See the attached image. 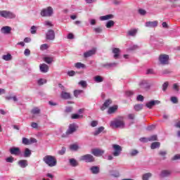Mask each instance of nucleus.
<instances>
[{
  "label": "nucleus",
  "instance_id": "obj_36",
  "mask_svg": "<svg viewBox=\"0 0 180 180\" xmlns=\"http://www.w3.org/2000/svg\"><path fill=\"white\" fill-rule=\"evenodd\" d=\"M75 67L76 68H86V66L85 65V64H84V63H75Z\"/></svg>",
  "mask_w": 180,
  "mask_h": 180
},
{
  "label": "nucleus",
  "instance_id": "obj_4",
  "mask_svg": "<svg viewBox=\"0 0 180 180\" xmlns=\"http://www.w3.org/2000/svg\"><path fill=\"white\" fill-rule=\"evenodd\" d=\"M0 16H1V18H5L6 19H15V18H16V15L8 11H0Z\"/></svg>",
  "mask_w": 180,
  "mask_h": 180
},
{
  "label": "nucleus",
  "instance_id": "obj_5",
  "mask_svg": "<svg viewBox=\"0 0 180 180\" xmlns=\"http://www.w3.org/2000/svg\"><path fill=\"white\" fill-rule=\"evenodd\" d=\"M112 149L114 151L112 153V155L114 157H119V155H120V154L122 153V151L123 150L122 146H120V145H117V144H112Z\"/></svg>",
  "mask_w": 180,
  "mask_h": 180
},
{
  "label": "nucleus",
  "instance_id": "obj_39",
  "mask_svg": "<svg viewBox=\"0 0 180 180\" xmlns=\"http://www.w3.org/2000/svg\"><path fill=\"white\" fill-rule=\"evenodd\" d=\"M70 164L72 167H77L78 165V162H77V160L74 158L70 160Z\"/></svg>",
  "mask_w": 180,
  "mask_h": 180
},
{
  "label": "nucleus",
  "instance_id": "obj_57",
  "mask_svg": "<svg viewBox=\"0 0 180 180\" xmlns=\"http://www.w3.org/2000/svg\"><path fill=\"white\" fill-rule=\"evenodd\" d=\"M31 127L32 129H38L39 128V124L37 122H32L31 123Z\"/></svg>",
  "mask_w": 180,
  "mask_h": 180
},
{
  "label": "nucleus",
  "instance_id": "obj_58",
  "mask_svg": "<svg viewBox=\"0 0 180 180\" xmlns=\"http://www.w3.org/2000/svg\"><path fill=\"white\" fill-rule=\"evenodd\" d=\"M24 55L26 57H29V56H30V50L29 49H26L24 51Z\"/></svg>",
  "mask_w": 180,
  "mask_h": 180
},
{
  "label": "nucleus",
  "instance_id": "obj_43",
  "mask_svg": "<svg viewBox=\"0 0 180 180\" xmlns=\"http://www.w3.org/2000/svg\"><path fill=\"white\" fill-rule=\"evenodd\" d=\"M157 140H158V137L157 136V135H153L148 137L149 141H157Z\"/></svg>",
  "mask_w": 180,
  "mask_h": 180
},
{
  "label": "nucleus",
  "instance_id": "obj_24",
  "mask_svg": "<svg viewBox=\"0 0 180 180\" xmlns=\"http://www.w3.org/2000/svg\"><path fill=\"white\" fill-rule=\"evenodd\" d=\"M18 165L21 168H26V167H27V165H28L27 160H19L18 161Z\"/></svg>",
  "mask_w": 180,
  "mask_h": 180
},
{
  "label": "nucleus",
  "instance_id": "obj_31",
  "mask_svg": "<svg viewBox=\"0 0 180 180\" xmlns=\"http://www.w3.org/2000/svg\"><path fill=\"white\" fill-rule=\"evenodd\" d=\"M2 59L4 60V61H11L12 60V55L10 53H8L7 55H4L2 56Z\"/></svg>",
  "mask_w": 180,
  "mask_h": 180
},
{
  "label": "nucleus",
  "instance_id": "obj_32",
  "mask_svg": "<svg viewBox=\"0 0 180 180\" xmlns=\"http://www.w3.org/2000/svg\"><path fill=\"white\" fill-rule=\"evenodd\" d=\"M113 26H115V21L113 20H109L105 25L107 29H110V27H113Z\"/></svg>",
  "mask_w": 180,
  "mask_h": 180
},
{
  "label": "nucleus",
  "instance_id": "obj_64",
  "mask_svg": "<svg viewBox=\"0 0 180 180\" xmlns=\"http://www.w3.org/2000/svg\"><path fill=\"white\" fill-rule=\"evenodd\" d=\"M172 161H176V160H180V155H175L172 158Z\"/></svg>",
  "mask_w": 180,
  "mask_h": 180
},
{
  "label": "nucleus",
  "instance_id": "obj_35",
  "mask_svg": "<svg viewBox=\"0 0 180 180\" xmlns=\"http://www.w3.org/2000/svg\"><path fill=\"white\" fill-rule=\"evenodd\" d=\"M136 34H137V30H136V29L131 30L128 31L129 36L134 37V36H136Z\"/></svg>",
  "mask_w": 180,
  "mask_h": 180
},
{
  "label": "nucleus",
  "instance_id": "obj_15",
  "mask_svg": "<svg viewBox=\"0 0 180 180\" xmlns=\"http://www.w3.org/2000/svg\"><path fill=\"white\" fill-rule=\"evenodd\" d=\"M160 103H161V101L158 100L150 101L146 104V108H148V109H152L153 106H155V105H160Z\"/></svg>",
  "mask_w": 180,
  "mask_h": 180
},
{
  "label": "nucleus",
  "instance_id": "obj_25",
  "mask_svg": "<svg viewBox=\"0 0 180 180\" xmlns=\"http://www.w3.org/2000/svg\"><path fill=\"white\" fill-rule=\"evenodd\" d=\"M32 155V150L27 148H26L24 150L23 157L25 158H29Z\"/></svg>",
  "mask_w": 180,
  "mask_h": 180
},
{
  "label": "nucleus",
  "instance_id": "obj_40",
  "mask_svg": "<svg viewBox=\"0 0 180 180\" xmlns=\"http://www.w3.org/2000/svg\"><path fill=\"white\" fill-rule=\"evenodd\" d=\"M94 32H95V33H102L103 32V29H102V27H95L93 29Z\"/></svg>",
  "mask_w": 180,
  "mask_h": 180
},
{
  "label": "nucleus",
  "instance_id": "obj_6",
  "mask_svg": "<svg viewBox=\"0 0 180 180\" xmlns=\"http://www.w3.org/2000/svg\"><path fill=\"white\" fill-rule=\"evenodd\" d=\"M79 160L84 161L85 162H94L95 158H94V156L91 154H86L81 156Z\"/></svg>",
  "mask_w": 180,
  "mask_h": 180
},
{
  "label": "nucleus",
  "instance_id": "obj_18",
  "mask_svg": "<svg viewBox=\"0 0 180 180\" xmlns=\"http://www.w3.org/2000/svg\"><path fill=\"white\" fill-rule=\"evenodd\" d=\"M11 30H12V28L11 27L4 26L1 27V32L3 33V34H9Z\"/></svg>",
  "mask_w": 180,
  "mask_h": 180
},
{
  "label": "nucleus",
  "instance_id": "obj_29",
  "mask_svg": "<svg viewBox=\"0 0 180 180\" xmlns=\"http://www.w3.org/2000/svg\"><path fill=\"white\" fill-rule=\"evenodd\" d=\"M105 130V127H98L94 132V136H98L102 133Z\"/></svg>",
  "mask_w": 180,
  "mask_h": 180
},
{
  "label": "nucleus",
  "instance_id": "obj_47",
  "mask_svg": "<svg viewBox=\"0 0 180 180\" xmlns=\"http://www.w3.org/2000/svg\"><path fill=\"white\" fill-rule=\"evenodd\" d=\"M137 154H139V151L137 150H132L129 153V155L131 157H135V155H137Z\"/></svg>",
  "mask_w": 180,
  "mask_h": 180
},
{
  "label": "nucleus",
  "instance_id": "obj_52",
  "mask_svg": "<svg viewBox=\"0 0 180 180\" xmlns=\"http://www.w3.org/2000/svg\"><path fill=\"white\" fill-rule=\"evenodd\" d=\"M44 26H47L48 27H53V24L51 22L46 20L44 22Z\"/></svg>",
  "mask_w": 180,
  "mask_h": 180
},
{
  "label": "nucleus",
  "instance_id": "obj_37",
  "mask_svg": "<svg viewBox=\"0 0 180 180\" xmlns=\"http://www.w3.org/2000/svg\"><path fill=\"white\" fill-rule=\"evenodd\" d=\"M143 104H136L134 105V109L136 112H139L143 109Z\"/></svg>",
  "mask_w": 180,
  "mask_h": 180
},
{
  "label": "nucleus",
  "instance_id": "obj_1",
  "mask_svg": "<svg viewBox=\"0 0 180 180\" xmlns=\"http://www.w3.org/2000/svg\"><path fill=\"white\" fill-rule=\"evenodd\" d=\"M44 162L48 165V167H56L57 165V158L55 156L47 155L43 158Z\"/></svg>",
  "mask_w": 180,
  "mask_h": 180
},
{
  "label": "nucleus",
  "instance_id": "obj_22",
  "mask_svg": "<svg viewBox=\"0 0 180 180\" xmlns=\"http://www.w3.org/2000/svg\"><path fill=\"white\" fill-rule=\"evenodd\" d=\"M112 53L114 54V58L117 59L120 56V49L119 48H114L112 49Z\"/></svg>",
  "mask_w": 180,
  "mask_h": 180
},
{
  "label": "nucleus",
  "instance_id": "obj_10",
  "mask_svg": "<svg viewBox=\"0 0 180 180\" xmlns=\"http://www.w3.org/2000/svg\"><path fill=\"white\" fill-rule=\"evenodd\" d=\"M101 66L102 68H106L107 70H110L111 68H115V67H117V63H101Z\"/></svg>",
  "mask_w": 180,
  "mask_h": 180
},
{
  "label": "nucleus",
  "instance_id": "obj_41",
  "mask_svg": "<svg viewBox=\"0 0 180 180\" xmlns=\"http://www.w3.org/2000/svg\"><path fill=\"white\" fill-rule=\"evenodd\" d=\"M44 60L45 63H46L47 64H51V63H53V58L45 57V58H44Z\"/></svg>",
  "mask_w": 180,
  "mask_h": 180
},
{
  "label": "nucleus",
  "instance_id": "obj_42",
  "mask_svg": "<svg viewBox=\"0 0 180 180\" xmlns=\"http://www.w3.org/2000/svg\"><path fill=\"white\" fill-rule=\"evenodd\" d=\"M83 115H79L78 114H72L71 119H82Z\"/></svg>",
  "mask_w": 180,
  "mask_h": 180
},
{
  "label": "nucleus",
  "instance_id": "obj_17",
  "mask_svg": "<svg viewBox=\"0 0 180 180\" xmlns=\"http://www.w3.org/2000/svg\"><path fill=\"white\" fill-rule=\"evenodd\" d=\"M96 53V49H93L91 50H89L84 53V58H88V57H92V56H94Z\"/></svg>",
  "mask_w": 180,
  "mask_h": 180
},
{
  "label": "nucleus",
  "instance_id": "obj_33",
  "mask_svg": "<svg viewBox=\"0 0 180 180\" xmlns=\"http://www.w3.org/2000/svg\"><path fill=\"white\" fill-rule=\"evenodd\" d=\"M94 81L95 82L99 83V82H103V77H102L100 75H97L94 77Z\"/></svg>",
  "mask_w": 180,
  "mask_h": 180
},
{
  "label": "nucleus",
  "instance_id": "obj_55",
  "mask_svg": "<svg viewBox=\"0 0 180 180\" xmlns=\"http://www.w3.org/2000/svg\"><path fill=\"white\" fill-rule=\"evenodd\" d=\"M139 13L140 15H141L142 16H144V15H146V13H147V11H146V10H144V9L140 8V9L139 10Z\"/></svg>",
  "mask_w": 180,
  "mask_h": 180
},
{
  "label": "nucleus",
  "instance_id": "obj_27",
  "mask_svg": "<svg viewBox=\"0 0 180 180\" xmlns=\"http://www.w3.org/2000/svg\"><path fill=\"white\" fill-rule=\"evenodd\" d=\"M116 110H117V105H114L108 108V115H112V113H115Z\"/></svg>",
  "mask_w": 180,
  "mask_h": 180
},
{
  "label": "nucleus",
  "instance_id": "obj_20",
  "mask_svg": "<svg viewBox=\"0 0 180 180\" xmlns=\"http://www.w3.org/2000/svg\"><path fill=\"white\" fill-rule=\"evenodd\" d=\"M39 70L41 72H49V65H47L46 63L41 64L39 65Z\"/></svg>",
  "mask_w": 180,
  "mask_h": 180
},
{
  "label": "nucleus",
  "instance_id": "obj_28",
  "mask_svg": "<svg viewBox=\"0 0 180 180\" xmlns=\"http://www.w3.org/2000/svg\"><path fill=\"white\" fill-rule=\"evenodd\" d=\"M160 146H161V143L153 142L150 145V148H151V150H155V148H160Z\"/></svg>",
  "mask_w": 180,
  "mask_h": 180
},
{
  "label": "nucleus",
  "instance_id": "obj_53",
  "mask_svg": "<svg viewBox=\"0 0 180 180\" xmlns=\"http://www.w3.org/2000/svg\"><path fill=\"white\" fill-rule=\"evenodd\" d=\"M159 155H161V157H163V160H165V155H167V151L160 150L159 152Z\"/></svg>",
  "mask_w": 180,
  "mask_h": 180
},
{
  "label": "nucleus",
  "instance_id": "obj_2",
  "mask_svg": "<svg viewBox=\"0 0 180 180\" xmlns=\"http://www.w3.org/2000/svg\"><path fill=\"white\" fill-rule=\"evenodd\" d=\"M155 83L154 82H150L148 80H142L139 83V86L141 89H145V91H148L150 89L151 86H154Z\"/></svg>",
  "mask_w": 180,
  "mask_h": 180
},
{
  "label": "nucleus",
  "instance_id": "obj_14",
  "mask_svg": "<svg viewBox=\"0 0 180 180\" xmlns=\"http://www.w3.org/2000/svg\"><path fill=\"white\" fill-rule=\"evenodd\" d=\"M171 174H172L171 170L163 169L160 172V178H168V176H171Z\"/></svg>",
  "mask_w": 180,
  "mask_h": 180
},
{
  "label": "nucleus",
  "instance_id": "obj_34",
  "mask_svg": "<svg viewBox=\"0 0 180 180\" xmlns=\"http://www.w3.org/2000/svg\"><path fill=\"white\" fill-rule=\"evenodd\" d=\"M79 148V146H78L77 144H72L70 146V149L72 151H77V150Z\"/></svg>",
  "mask_w": 180,
  "mask_h": 180
},
{
  "label": "nucleus",
  "instance_id": "obj_56",
  "mask_svg": "<svg viewBox=\"0 0 180 180\" xmlns=\"http://www.w3.org/2000/svg\"><path fill=\"white\" fill-rule=\"evenodd\" d=\"M171 101L172 102V103H178V98H176V96H172L171 97Z\"/></svg>",
  "mask_w": 180,
  "mask_h": 180
},
{
  "label": "nucleus",
  "instance_id": "obj_54",
  "mask_svg": "<svg viewBox=\"0 0 180 180\" xmlns=\"http://www.w3.org/2000/svg\"><path fill=\"white\" fill-rule=\"evenodd\" d=\"M6 162H11V163H12V162H13V161H14V158H13V157L10 156V157L6 158Z\"/></svg>",
  "mask_w": 180,
  "mask_h": 180
},
{
  "label": "nucleus",
  "instance_id": "obj_9",
  "mask_svg": "<svg viewBox=\"0 0 180 180\" xmlns=\"http://www.w3.org/2000/svg\"><path fill=\"white\" fill-rule=\"evenodd\" d=\"M53 15V8L48 7L47 8H44L41 11V16L42 17H47L51 16Z\"/></svg>",
  "mask_w": 180,
  "mask_h": 180
},
{
  "label": "nucleus",
  "instance_id": "obj_63",
  "mask_svg": "<svg viewBox=\"0 0 180 180\" xmlns=\"http://www.w3.org/2000/svg\"><path fill=\"white\" fill-rule=\"evenodd\" d=\"M37 142V139L34 138L30 139V144H34Z\"/></svg>",
  "mask_w": 180,
  "mask_h": 180
},
{
  "label": "nucleus",
  "instance_id": "obj_46",
  "mask_svg": "<svg viewBox=\"0 0 180 180\" xmlns=\"http://www.w3.org/2000/svg\"><path fill=\"white\" fill-rule=\"evenodd\" d=\"M22 144H25V146H30V139L27 138H22Z\"/></svg>",
  "mask_w": 180,
  "mask_h": 180
},
{
  "label": "nucleus",
  "instance_id": "obj_21",
  "mask_svg": "<svg viewBox=\"0 0 180 180\" xmlns=\"http://www.w3.org/2000/svg\"><path fill=\"white\" fill-rule=\"evenodd\" d=\"M111 103H112V100L110 99L106 100L103 103V106L101 108V110L103 111L105 110L106 108H109V106H110Z\"/></svg>",
  "mask_w": 180,
  "mask_h": 180
},
{
  "label": "nucleus",
  "instance_id": "obj_16",
  "mask_svg": "<svg viewBox=\"0 0 180 180\" xmlns=\"http://www.w3.org/2000/svg\"><path fill=\"white\" fill-rule=\"evenodd\" d=\"M146 27L154 28L158 26V21H148L145 24Z\"/></svg>",
  "mask_w": 180,
  "mask_h": 180
},
{
  "label": "nucleus",
  "instance_id": "obj_23",
  "mask_svg": "<svg viewBox=\"0 0 180 180\" xmlns=\"http://www.w3.org/2000/svg\"><path fill=\"white\" fill-rule=\"evenodd\" d=\"M60 96L62 99H70L71 98V94L68 92H65L63 91L60 94Z\"/></svg>",
  "mask_w": 180,
  "mask_h": 180
},
{
  "label": "nucleus",
  "instance_id": "obj_11",
  "mask_svg": "<svg viewBox=\"0 0 180 180\" xmlns=\"http://www.w3.org/2000/svg\"><path fill=\"white\" fill-rule=\"evenodd\" d=\"M91 154L95 157H101L105 154V150L99 148H94L91 150Z\"/></svg>",
  "mask_w": 180,
  "mask_h": 180
},
{
  "label": "nucleus",
  "instance_id": "obj_12",
  "mask_svg": "<svg viewBox=\"0 0 180 180\" xmlns=\"http://www.w3.org/2000/svg\"><path fill=\"white\" fill-rule=\"evenodd\" d=\"M46 40H54L56 39V33L54 32V30H48L46 34Z\"/></svg>",
  "mask_w": 180,
  "mask_h": 180
},
{
  "label": "nucleus",
  "instance_id": "obj_59",
  "mask_svg": "<svg viewBox=\"0 0 180 180\" xmlns=\"http://www.w3.org/2000/svg\"><path fill=\"white\" fill-rule=\"evenodd\" d=\"M65 112V113H71L72 112V107H66Z\"/></svg>",
  "mask_w": 180,
  "mask_h": 180
},
{
  "label": "nucleus",
  "instance_id": "obj_13",
  "mask_svg": "<svg viewBox=\"0 0 180 180\" xmlns=\"http://www.w3.org/2000/svg\"><path fill=\"white\" fill-rule=\"evenodd\" d=\"M9 152L12 155H20L21 154V151H20V148H18V147H13V148H11L10 150H9Z\"/></svg>",
  "mask_w": 180,
  "mask_h": 180
},
{
  "label": "nucleus",
  "instance_id": "obj_7",
  "mask_svg": "<svg viewBox=\"0 0 180 180\" xmlns=\"http://www.w3.org/2000/svg\"><path fill=\"white\" fill-rule=\"evenodd\" d=\"M159 61L162 65H167L169 64V56L168 55H160L159 56Z\"/></svg>",
  "mask_w": 180,
  "mask_h": 180
},
{
  "label": "nucleus",
  "instance_id": "obj_8",
  "mask_svg": "<svg viewBox=\"0 0 180 180\" xmlns=\"http://www.w3.org/2000/svg\"><path fill=\"white\" fill-rule=\"evenodd\" d=\"M110 126L112 127H116V128H120V129H123L124 128V122H123L122 120H115V121H112L110 122Z\"/></svg>",
  "mask_w": 180,
  "mask_h": 180
},
{
  "label": "nucleus",
  "instance_id": "obj_49",
  "mask_svg": "<svg viewBox=\"0 0 180 180\" xmlns=\"http://www.w3.org/2000/svg\"><path fill=\"white\" fill-rule=\"evenodd\" d=\"M79 85H80L81 86H82V88H86V81L84 80H82L79 82Z\"/></svg>",
  "mask_w": 180,
  "mask_h": 180
},
{
  "label": "nucleus",
  "instance_id": "obj_50",
  "mask_svg": "<svg viewBox=\"0 0 180 180\" xmlns=\"http://www.w3.org/2000/svg\"><path fill=\"white\" fill-rule=\"evenodd\" d=\"M47 82V80L44 79H39L37 82L38 85H43L44 84H46Z\"/></svg>",
  "mask_w": 180,
  "mask_h": 180
},
{
  "label": "nucleus",
  "instance_id": "obj_38",
  "mask_svg": "<svg viewBox=\"0 0 180 180\" xmlns=\"http://www.w3.org/2000/svg\"><path fill=\"white\" fill-rule=\"evenodd\" d=\"M40 112L41 110L39 108H34L31 110V113H32V115H39Z\"/></svg>",
  "mask_w": 180,
  "mask_h": 180
},
{
  "label": "nucleus",
  "instance_id": "obj_60",
  "mask_svg": "<svg viewBox=\"0 0 180 180\" xmlns=\"http://www.w3.org/2000/svg\"><path fill=\"white\" fill-rule=\"evenodd\" d=\"M139 140L141 143H148L149 141L148 138H146V137H142Z\"/></svg>",
  "mask_w": 180,
  "mask_h": 180
},
{
  "label": "nucleus",
  "instance_id": "obj_51",
  "mask_svg": "<svg viewBox=\"0 0 180 180\" xmlns=\"http://www.w3.org/2000/svg\"><path fill=\"white\" fill-rule=\"evenodd\" d=\"M66 150L67 149L65 147H63L61 150H60L58 153L60 155H64V154H65Z\"/></svg>",
  "mask_w": 180,
  "mask_h": 180
},
{
  "label": "nucleus",
  "instance_id": "obj_62",
  "mask_svg": "<svg viewBox=\"0 0 180 180\" xmlns=\"http://www.w3.org/2000/svg\"><path fill=\"white\" fill-rule=\"evenodd\" d=\"M135 117H136V115L134 114L128 115V119H129V120H134Z\"/></svg>",
  "mask_w": 180,
  "mask_h": 180
},
{
  "label": "nucleus",
  "instance_id": "obj_48",
  "mask_svg": "<svg viewBox=\"0 0 180 180\" xmlns=\"http://www.w3.org/2000/svg\"><path fill=\"white\" fill-rule=\"evenodd\" d=\"M173 89L174 91H176V92H179V84H178V83L174 84Z\"/></svg>",
  "mask_w": 180,
  "mask_h": 180
},
{
  "label": "nucleus",
  "instance_id": "obj_44",
  "mask_svg": "<svg viewBox=\"0 0 180 180\" xmlns=\"http://www.w3.org/2000/svg\"><path fill=\"white\" fill-rule=\"evenodd\" d=\"M82 92H84V91H82V90H75L74 91V96H75V98H78V96L81 95V94H82Z\"/></svg>",
  "mask_w": 180,
  "mask_h": 180
},
{
  "label": "nucleus",
  "instance_id": "obj_19",
  "mask_svg": "<svg viewBox=\"0 0 180 180\" xmlns=\"http://www.w3.org/2000/svg\"><path fill=\"white\" fill-rule=\"evenodd\" d=\"M90 171L94 175H98V174H99V172H101V169L98 166H92L90 168Z\"/></svg>",
  "mask_w": 180,
  "mask_h": 180
},
{
  "label": "nucleus",
  "instance_id": "obj_61",
  "mask_svg": "<svg viewBox=\"0 0 180 180\" xmlns=\"http://www.w3.org/2000/svg\"><path fill=\"white\" fill-rule=\"evenodd\" d=\"M167 88H168V82H166L162 84V91H167Z\"/></svg>",
  "mask_w": 180,
  "mask_h": 180
},
{
  "label": "nucleus",
  "instance_id": "obj_3",
  "mask_svg": "<svg viewBox=\"0 0 180 180\" xmlns=\"http://www.w3.org/2000/svg\"><path fill=\"white\" fill-rule=\"evenodd\" d=\"M75 131H77V125L75 123L70 124L65 134H62V137H68V136L73 134Z\"/></svg>",
  "mask_w": 180,
  "mask_h": 180
},
{
  "label": "nucleus",
  "instance_id": "obj_26",
  "mask_svg": "<svg viewBox=\"0 0 180 180\" xmlns=\"http://www.w3.org/2000/svg\"><path fill=\"white\" fill-rule=\"evenodd\" d=\"M109 19H113V15L109 14L106 15H103L100 17V20H109Z\"/></svg>",
  "mask_w": 180,
  "mask_h": 180
},
{
  "label": "nucleus",
  "instance_id": "obj_30",
  "mask_svg": "<svg viewBox=\"0 0 180 180\" xmlns=\"http://www.w3.org/2000/svg\"><path fill=\"white\" fill-rule=\"evenodd\" d=\"M153 176V174L150 172L145 173L142 175V180H149Z\"/></svg>",
  "mask_w": 180,
  "mask_h": 180
},
{
  "label": "nucleus",
  "instance_id": "obj_45",
  "mask_svg": "<svg viewBox=\"0 0 180 180\" xmlns=\"http://www.w3.org/2000/svg\"><path fill=\"white\" fill-rule=\"evenodd\" d=\"M37 32V27L34 25L32 26L30 30L31 34H36Z\"/></svg>",
  "mask_w": 180,
  "mask_h": 180
}]
</instances>
